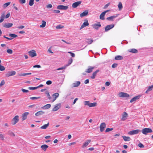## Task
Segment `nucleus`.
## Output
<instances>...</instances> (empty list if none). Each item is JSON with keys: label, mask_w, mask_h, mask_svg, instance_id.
Returning <instances> with one entry per match:
<instances>
[{"label": "nucleus", "mask_w": 153, "mask_h": 153, "mask_svg": "<svg viewBox=\"0 0 153 153\" xmlns=\"http://www.w3.org/2000/svg\"><path fill=\"white\" fill-rule=\"evenodd\" d=\"M45 94H46L47 96L48 97V99L50 100L52 98L51 97L49 93L48 92H46L45 93Z\"/></svg>", "instance_id": "44"}, {"label": "nucleus", "mask_w": 153, "mask_h": 153, "mask_svg": "<svg viewBox=\"0 0 153 153\" xmlns=\"http://www.w3.org/2000/svg\"><path fill=\"white\" fill-rule=\"evenodd\" d=\"M100 71L99 70H97L96 71H95L92 74V76H91V78L92 79H94L96 76L97 75V74L98 72Z\"/></svg>", "instance_id": "22"}, {"label": "nucleus", "mask_w": 153, "mask_h": 153, "mask_svg": "<svg viewBox=\"0 0 153 153\" xmlns=\"http://www.w3.org/2000/svg\"><path fill=\"white\" fill-rule=\"evenodd\" d=\"M28 53L29 56L31 57L35 56H36V51L34 50L29 51Z\"/></svg>", "instance_id": "6"}, {"label": "nucleus", "mask_w": 153, "mask_h": 153, "mask_svg": "<svg viewBox=\"0 0 153 153\" xmlns=\"http://www.w3.org/2000/svg\"><path fill=\"white\" fill-rule=\"evenodd\" d=\"M128 114L126 112H124L121 119V120L123 121H124L126 120V118L128 117Z\"/></svg>", "instance_id": "20"}, {"label": "nucleus", "mask_w": 153, "mask_h": 153, "mask_svg": "<svg viewBox=\"0 0 153 153\" xmlns=\"http://www.w3.org/2000/svg\"><path fill=\"white\" fill-rule=\"evenodd\" d=\"M117 16V15L111 16L109 17H107L106 18V19L108 20L112 21L114 19L116 18Z\"/></svg>", "instance_id": "25"}, {"label": "nucleus", "mask_w": 153, "mask_h": 153, "mask_svg": "<svg viewBox=\"0 0 153 153\" xmlns=\"http://www.w3.org/2000/svg\"><path fill=\"white\" fill-rule=\"evenodd\" d=\"M118 7L119 9V10H121L123 8V5L122 3L120 2L119 3V4L118 5Z\"/></svg>", "instance_id": "38"}, {"label": "nucleus", "mask_w": 153, "mask_h": 153, "mask_svg": "<svg viewBox=\"0 0 153 153\" xmlns=\"http://www.w3.org/2000/svg\"><path fill=\"white\" fill-rule=\"evenodd\" d=\"M4 17H5V13H2L1 16V19L0 20H2V21L3 22L4 19Z\"/></svg>", "instance_id": "42"}, {"label": "nucleus", "mask_w": 153, "mask_h": 153, "mask_svg": "<svg viewBox=\"0 0 153 153\" xmlns=\"http://www.w3.org/2000/svg\"><path fill=\"white\" fill-rule=\"evenodd\" d=\"M86 40V42L88 44H91L93 42V40L91 39H87Z\"/></svg>", "instance_id": "32"}, {"label": "nucleus", "mask_w": 153, "mask_h": 153, "mask_svg": "<svg viewBox=\"0 0 153 153\" xmlns=\"http://www.w3.org/2000/svg\"><path fill=\"white\" fill-rule=\"evenodd\" d=\"M19 1L21 4H24L26 2L25 0H19Z\"/></svg>", "instance_id": "55"}, {"label": "nucleus", "mask_w": 153, "mask_h": 153, "mask_svg": "<svg viewBox=\"0 0 153 153\" xmlns=\"http://www.w3.org/2000/svg\"><path fill=\"white\" fill-rule=\"evenodd\" d=\"M114 25V24H112L110 25H108L105 27V31L107 32L111 29L113 28Z\"/></svg>", "instance_id": "9"}, {"label": "nucleus", "mask_w": 153, "mask_h": 153, "mask_svg": "<svg viewBox=\"0 0 153 153\" xmlns=\"http://www.w3.org/2000/svg\"><path fill=\"white\" fill-rule=\"evenodd\" d=\"M8 36L9 37H12V38H16L18 36L17 35L13 34L10 33L8 34Z\"/></svg>", "instance_id": "36"}, {"label": "nucleus", "mask_w": 153, "mask_h": 153, "mask_svg": "<svg viewBox=\"0 0 153 153\" xmlns=\"http://www.w3.org/2000/svg\"><path fill=\"white\" fill-rule=\"evenodd\" d=\"M113 130V128H107L105 130V132H109V131H110L112 130Z\"/></svg>", "instance_id": "51"}, {"label": "nucleus", "mask_w": 153, "mask_h": 153, "mask_svg": "<svg viewBox=\"0 0 153 153\" xmlns=\"http://www.w3.org/2000/svg\"><path fill=\"white\" fill-rule=\"evenodd\" d=\"M119 97H129V95L127 93L121 92L119 94Z\"/></svg>", "instance_id": "7"}, {"label": "nucleus", "mask_w": 153, "mask_h": 153, "mask_svg": "<svg viewBox=\"0 0 153 153\" xmlns=\"http://www.w3.org/2000/svg\"><path fill=\"white\" fill-rule=\"evenodd\" d=\"M53 12L54 13H59L60 12V11L58 10H53Z\"/></svg>", "instance_id": "59"}, {"label": "nucleus", "mask_w": 153, "mask_h": 153, "mask_svg": "<svg viewBox=\"0 0 153 153\" xmlns=\"http://www.w3.org/2000/svg\"><path fill=\"white\" fill-rule=\"evenodd\" d=\"M28 114V112H25L22 115V119L23 120H25L27 119V116Z\"/></svg>", "instance_id": "24"}, {"label": "nucleus", "mask_w": 153, "mask_h": 153, "mask_svg": "<svg viewBox=\"0 0 153 153\" xmlns=\"http://www.w3.org/2000/svg\"><path fill=\"white\" fill-rule=\"evenodd\" d=\"M88 13V10H85L84 12L81 13L80 14V16L81 17H82L84 16H87Z\"/></svg>", "instance_id": "19"}, {"label": "nucleus", "mask_w": 153, "mask_h": 153, "mask_svg": "<svg viewBox=\"0 0 153 153\" xmlns=\"http://www.w3.org/2000/svg\"><path fill=\"white\" fill-rule=\"evenodd\" d=\"M105 14L103 12L101 13L100 16V19L103 20L104 19V16Z\"/></svg>", "instance_id": "31"}, {"label": "nucleus", "mask_w": 153, "mask_h": 153, "mask_svg": "<svg viewBox=\"0 0 153 153\" xmlns=\"http://www.w3.org/2000/svg\"><path fill=\"white\" fill-rule=\"evenodd\" d=\"M84 105H88L89 106L90 105V102L88 101H85L84 102Z\"/></svg>", "instance_id": "43"}, {"label": "nucleus", "mask_w": 153, "mask_h": 153, "mask_svg": "<svg viewBox=\"0 0 153 153\" xmlns=\"http://www.w3.org/2000/svg\"><path fill=\"white\" fill-rule=\"evenodd\" d=\"M25 27V26L23 25H21L18 27V28L19 29H22Z\"/></svg>", "instance_id": "64"}, {"label": "nucleus", "mask_w": 153, "mask_h": 153, "mask_svg": "<svg viewBox=\"0 0 153 153\" xmlns=\"http://www.w3.org/2000/svg\"><path fill=\"white\" fill-rule=\"evenodd\" d=\"M45 113V112L42 111H40L37 112L35 114L36 116H38L40 115H42Z\"/></svg>", "instance_id": "28"}, {"label": "nucleus", "mask_w": 153, "mask_h": 153, "mask_svg": "<svg viewBox=\"0 0 153 153\" xmlns=\"http://www.w3.org/2000/svg\"><path fill=\"white\" fill-rule=\"evenodd\" d=\"M42 24L40 25V27H45L46 25V22L44 20L42 21Z\"/></svg>", "instance_id": "37"}, {"label": "nucleus", "mask_w": 153, "mask_h": 153, "mask_svg": "<svg viewBox=\"0 0 153 153\" xmlns=\"http://www.w3.org/2000/svg\"><path fill=\"white\" fill-rule=\"evenodd\" d=\"M123 59V57L120 56H117L115 57V59L116 60H120L122 59Z\"/></svg>", "instance_id": "35"}, {"label": "nucleus", "mask_w": 153, "mask_h": 153, "mask_svg": "<svg viewBox=\"0 0 153 153\" xmlns=\"http://www.w3.org/2000/svg\"><path fill=\"white\" fill-rule=\"evenodd\" d=\"M57 8L60 10H66L68 8V6H65L63 5H59L57 6Z\"/></svg>", "instance_id": "8"}, {"label": "nucleus", "mask_w": 153, "mask_h": 153, "mask_svg": "<svg viewBox=\"0 0 153 153\" xmlns=\"http://www.w3.org/2000/svg\"><path fill=\"white\" fill-rule=\"evenodd\" d=\"M41 147L43 150L45 151L46 149L48 148V146L46 145H43L41 146Z\"/></svg>", "instance_id": "33"}, {"label": "nucleus", "mask_w": 153, "mask_h": 153, "mask_svg": "<svg viewBox=\"0 0 153 153\" xmlns=\"http://www.w3.org/2000/svg\"><path fill=\"white\" fill-rule=\"evenodd\" d=\"M142 131L143 134L146 135L148 133H152L153 131L151 128H143L142 130Z\"/></svg>", "instance_id": "1"}, {"label": "nucleus", "mask_w": 153, "mask_h": 153, "mask_svg": "<svg viewBox=\"0 0 153 153\" xmlns=\"http://www.w3.org/2000/svg\"><path fill=\"white\" fill-rule=\"evenodd\" d=\"M140 97V96L138 95L133 98L130 100V102L132 103L133 102L139 99Z\"/></svg>", "instance_id": "21"}, {"label": "nucleus", "mask_w": 153, "mask_h": 153, "mask_svg": "<svg viewBox=\"0 0 153 153\" xmlns=\"http://www.w3.org/2000/svg\"><path fill=\"white\" fill-rule=\"evenodd\" d=\"M153 88V85L151 86L148 87V89L146 90V93H147L149 91L152 90V88Z\"/></svg>", "instance_id": "34"}, {"label": "nucleus", "mask_w": 153, "mask_h": 153, "mask_svg": "<svg viewBox=\"0 0 153 153\" xmlns=\"http://www.w3.org/2000/svg\"><path fill=\"white\" fill-rule=\"evenodd\" d=\"M91 140H88L83 143L82 146L83 148H84L87 146L91 142Z\"/></svg>", "instance_id": "18"}, {"label": "nucleus", "mask_w": 153, "mask_h": 153, "mask_svg": "<svg viewBox=\"0 0 153 153\" xmlns=\"http://www.w3.org/2000/svg\"><path fill=\"white\" fill-rule=\"evenodd\" d=\"M21 90L24 93H27L29 92L28 90L23 88Z\"/></svg>", "instance_id": "53"}, {"label": "nucleus", "mask_w": 153, "mask_h": 153, "mask_svg": "<svg viewBox=\"0 0 153 153\" xmlns=\"http://www.w3.org/2000/svg\"><path fill=\"white\" fill-rule=\"evenodd\" d=\"M34 0H30L29 1V5L31 6L33 5L34 4Z\"/></svg>", "instance_id": "45"}, {"label": "nucleus", "mask_w": 153, "mask_h": 153, "mask_svg": "<svg viewBox=\"0 0 153 153\" xmlns=\"http://www.w3.org/2000/svg\"><path fill=\"white\" fill-rule=\"evenodd\" d=\"M110 85V82H106L105 83V85L106 86H108Z\"/></svg>", "instance_id": "63"}, {"label": "nucleus", "mask_w": 153, "mask_h": 153, "mask_svg": "<svg viewBox=\"0 0 153 153\" xmlns=\"http://www.w3.org/2000/svg\"><path fill=\"white\" fill-rule=\"evenodd\" d=\"M61 104L60 103L57 104L55 105L54 107L53 108L52 110L55 111H57L61 107Z\"/></svg>", "instance_id": "10"}, {"label": "nucleus", "mask_w": 153, "mask_h": 153, "mask_svg": "<svg viewBox=\"0 0 153 153\" xmlns=\"http://www.w3.org/2000/svg\"><path fill=\"white\" fill-rule=\"evenodd\" d=\"M31 74V73H23V74H19V75L20 76H25L28 75H30Z\"/></svg>", "instance_id": "39"}, {"label": "nucleus", "mask_w": 153, "mask_h": 153, "mask_svg": "<svg viewBox=\"0 0 153 153\" xmlns=\"http://www.w3.org/2000/svg\"><path fill=\"white\" fill-rule=\"evenodd\" d=\"M128 51L130 52L134 53H137L138 52L137 50L134 48L130 49L128 50Z\"/></svg>", "instance_id": "26"}, {"label": "nucleus", "mask_w": 153, "mask_h": 153, "mask_svg": "<svg viewBox=\"0 0 153 153\" xmlns=\"http://www.w3.org/2000/svg\"><path fill=\"white\" fill-rule=\"evenodd\" d=\"M141 131L139 129H136L130 131L128 133V134L132 135L138 133Z\"/></svg>", "instance_id": "5"}, {"label": "nucleus", "mask_w": 153, "mask_h": 153, "mask_svg": "<svg viewBox=\"0 0 153 153\" xmlns=\"http://www.w3.org/2000/svg\"><path fill=\"white\" fill-rule=\"evenodd\" d=\"M16 73V72L14 71H8L5 74V76L7 77H8L15 75Z\"/></svg>", "instance_id": "4"}, {"label": "nucleus", "mask_w": 153, "mask_h": 153, "mask_svg": "<svg viewBox=\"0 0 153 153\" xmlns=\"http://www.w3.org/2000/svg\"><path fill=\"white\" fill-rule=\"evenodd\" d=\"M97 103L96 102H93L92 103H90V105L89 106V107H95L97 106Z\"/></svg>", "instance_id": "40"}, {"label": "nucleus", "mask_w": 153, "mask_h": 153, "mask_svg": "<svg viewBox=\"0 0 153 153\" xmlns=\"http://www.w3.org/2000/svg\"><path fill=\"white\" fill-rule=\"evenodd\" d=\"M52 82L51 80H48L46 82V84L48 85H50L52 84Z\"/></svg>", "instance_id": "54"}, {"label": "nucleus", "mask_w": 153, "mask_h": 153, "mask_svg": "<svg viewBox=\"0 0 153 153\" xmlns=\"http://www.w3.org/2000/svg\"><path fill=\"white\" fill-rule=\"evenodd\" d=\"M13 24L12 23H5L3 25V26L6 28H9L12 26Z\"/></svg>", "instance_id": "16"}, {"label": "nucleus", "mask_w": 153, "mask_h": 153, "mask_svg": "<svg viewBox=\"0 0 153 153\" xmlns=\"http://www.w3.org/2000/svg\"><path fill=\"white\" fill-rule=\"evenodd\" d=\"M0 138L2 140H3L4 139L3 135L1 134H0Z\"/></svg>", "instance_id": "61"}, {"label": "nucleus", "mask_w": 153, "mask_h": 153, "mask_svg": "<svg viewBox=\"0 0 153 153\" xmlns=\"http://www.w3.org/2000/svg\"><path fill=\"white\" fill-rule=\"evenodd\" d=\"M7 52L9 54H12L13 53V51L11 49H8L7 51Z\"/></svg>", "instance_id": "49"}, {"label": "nucleus", "mask_w": 153, "mask_h": 153, "mask_svg": "<svg viewBox=\"0 0 153 153\" xmlns=\"http://www.w3.org/2000/svg\"><path fill=\"white\" fill-rule=\"evenodd\" d=\"M51 107L50 104H47L43 106L42 108L44 109H47L50 108Z\"/></svg>", "instance_id": "27"}, {"label": "nucleus", "mask_w": 153, "mask_h": 153, "mask_svg": "<svg viewBox=\"0 0 153 153\" xmlns=\"http://www.w3.org/2000/svg\"><path fill=\"white\" fill-rule=\"evenodd\" d=\"M49 123H48L47 124H45L41 127L40 128L42 129H45L49 126Z\"/></svg>", "instance_id": "29"}, {"label": "nucleus", "mask_w": 153, "mask_h": 153, "mask_svg": "<svg viewBox=\"0 0 153 153\" xmlns=\"http://www.w3.org/2000/svg\"><path fill=\"white\" fill-rule=\"evenodd\" d=\"M33 68H40L41 67V66L40 65H34L33 66Z\"/></svg>", "instance_id": "62"}, {"label": "nucleus", "mask_w": 153, "mask_h": 153, "mask_svg": "<svg viewBox=\"0 0 153 153\" xmlns=\"http://www.w3.org/2000/svg\"><path fill=\"white\" fill-rule=\"evenodd\" d=\"M138 146L140 147L141 148H143L144 147V145L140 143L138 144Z\"/></svg>", "instance_id": "56"}, {"label": "nucleus", "mask_w": 153, "mask_h": 153, "mask_svg": "<svg viewBox=\"0 0 153 153\" xmlns=\"http://www.w3.org/2000/svg\"><path fill=\"white\" fill-rule=\"evenodd\" d=\"M59 95V94L58 93H56L53 94L52 95L53 100H51L52 102H53L55 101L57 97H58Z\"/></svg>", "instance_id": "11"}, {"label": "nucleus", "mask_w": 153, "mask_h": 153, "mask_svg": "<svg viewBox=\"0 0 153 153\" xmlns=\"http://www.w3.org/2000/svg\"><path fill=\"white\" fill-rule=\"evenodd\" d=\"M72 62H73V60L72 59H69L68 61V65H65L64 66H63L62 67L59 68L57 69V70H63V69H65L67 66L70 65Z\"/></svg>", "instance_id": "2"}, {"label": "nucleus", "mask_w": 153, "mask_h": 153, "mask_svg": "<svg viewBox=\"0 0 153 153\" xmlns=\"http://www.w3.org/2000/svg\"><path fill=\"white\" fill-rule=\"evenodd\" d=\"M19 116L18 115L16 116L13 119L12 124L14 125L16 124L19 121Z\"/></svg>", "instance_id": "3"}, {"label": "nucleus", "mask_w": 153, "mask_h": 153, "mask_svg": "<svg viewBox=\"0 0 153 153\" xmlns=\"http://www.w3.org/2000/svg\"><path fill=\"white\" fill-rule=\"evenodd\" d=\"M38 88V87H29L28 88V89L29 90H35Z\"/></svg>", "instance_id": "48"}, {"label": "nucleus", "mask_w": 153, "mask_h": 153, "mask_svg": "<svg viewBox=\"0 0 153 153\" xmlns=\"http://www.w3.org/2000/svg\"><path fill=\"white\" fill-rule=\"evenodd\" d=\"M82 3L81 1H78L73 3L72 4V7L73 8L77 7Z\"/></svg>", "instance_id": "13"}, {"label": "nucleus", "mask_w": 153, "mask_h": 153, "mask_svg": "<svg viewBox=\"0 0 153 153\" xmlns=\"http://www.w3.org/2000/svg\"><path fill=\"white\" fill-rule=\"evenodd\" d=\"M10 4V2H9L7 3H6L4 4L3 5V7L4 8H5L7 7L8 5H9Z\"/></svg>", "instance_id": "41"}, {"label": "nucleus", "mask_w": 153, "mask_h": 153, "mask_svg": "<svg viewBox=\"0 0 153 153\" xmlns=\"http://www.w3.org/2000/svg\"><path fill=\"white\" fill-rule=\"evenodd\" d=\"M40 98V97H30V99H31V100H34L38 99H39Z\"/></svg>", "instance_id": "46"}, {"label": "nucleus", "mask_w": 153, "mask_h": 153, "mask_svg": "<svg viewBox=\"0 0 153 153\" xmlns=\"http://www.w3.org/2000/svg\"><path fill=\"white\" fill-rule=\"evenodd\" d=\"M106 124L105 123H102L100 126V131L101 132H102L104 130L105 128H106Z\"/></svg>", "instance_id": "12"}, {"label": "nucleus", "mask_w": 153, "mask_h": 153, "mask_svg": "<svg viewBox=\"0 0 153 153\" xmlns=\"http://www.w3.org/2000/svg\"><path fill=\"white\" fill-rule=\"evenodd\" d=\"M117 66V64H116V63H114V64H113L112 65V67L113 68H116Z\"/></svg>", "instance_id": "60"}, {"label": "nucleus", "mask_w": 153, "mask_h": 153, "mask_svg": "<svg viewBox=\"0 0 153 153\" xmlns=\"http://www.w3.org/2000/svg\"><path fill=\"white\" fill-rule=\"evenodd\" d=\"M94 67L93 66H89L88 68L85 71V72L88 73H90L94 69Z\"/></svg>", "instance_id": "17"}, {"label": "nucleus", "mask_w": 153, "mask_h": 153, "mask_svg": "<svg viewBox=\"0 0 153 153\" xmlns=\"http://www.w3.org/2000/svg\"><path fill=\"white\" fill-rule=\"evenodd\" d=\"M124 140L126 141H129L131 139L130 137H129L123 136Z\"/></svg>", "instance_id": "30"}, {"label": "nucleus", "mask_w": 153, "mask_h": 153, "mask_svg": "<svg viewBox=\"0 0 153 153\" xmlns=\"http://www.w3.org/2000/svg\"><path fill=\"white\" fill-rule=\"evenodd\" d=\"M5 84V82L4 80H2L0 83V87L4 85Z\"/></svg>", "instance_id": "52"}, {"label": "nucleus", "mask_w": 153, "mask_h": 153, "mask_svg": "<svg viewBox=\"0 0 153 153\" xmlns=\"http://www.w3.org/2000/svg\"><path fill=\"white\" fill-rule=\"evenodd\" d=\"M85 22H84L83 24L81 26L80 28V29H81L89 25V23L88 20L87 19H85Z\"/></svg>", "instance_id": "14"}, {"label": "nucleus", "mask_w": 153, "mask_h": 153, "mask_svg": "<svg viewBox=\"0 0 153 153\" xmlns=\"http://www.w3.org/2000/svg\"><path fill=\"white\" fill-rule=\"evenodd\" d=\"M63 27H64L63 26H62V25H59L57 26L56 27V28L57 29H60L62 28Z\"/></svg>", "instance_id": "47"}, {"label": "nucleus", "mask_w": 153, "mask_h": 153, "mask_svg": "<svg viewBox=\"0 0 153 153\" xmlns=\"http://www.w3.org/2000/svg\"><path fill=\"white\" fill-rule=\"evenodd\" d=\"M4 70L5 68L4 67L0 64V71H4Z\"/></svg>", "instance_id": "50"}, {"label": "nucleus", "mask_w": 153, "mask_h": 153, "mask_svg": "<svg viewBox=\"0 0 153 153\" xmlns=\"http://www.w3.org/2000/svg\"><path fill=\"white\" fill-rule=\"evenodd\" d=\"M47 8H51L52 7V5L51 4H49L46 6Z\"/></svg>", "instance_id": "58"}, {"label": "nucleus", "mask_w": 153, "mask_h": 153, "mask_svg": "<svg viewBox=\"0 0 153 153\" xmlns=\"http://www.w3.org/2000/svg\"><path fill=\"white\" fill-rule=\"evenodd\" d=\"M93 28L96 30H98L101 26V25L100 22H99L98 24H94L92 25Z\"/></svg>", "instance_id": "15"}, {"label": "nucleus", "mask_w": 153, "mask_h": 153, "mask_svg": "<svg viewBox=\"0 0 153 153\" xmlns=\"http://www.w3.org/2000/svg\"><path fill=\"white\" fill-rule=\"evenodd\" d=\"M80 84V82L79 81H77L76 82L73 83L72 84V87H78Z\"/></svg>", "instance_id": "23"}, {"label": "nucleus", "mask_w": 153, "mask_h": 153, "mask_svg": "<svg viewBox=\"0 0 153 153\" xmlns=\"http://www.w3.org/2000/svg\"><path fill=\"white\" fill-rule=\"evenodd\" d=\"M68 53L71 54V56L72 57H74L75 56V54L74 53H72L71 52H68Z\"/></svg>", "instance_id": "57"}]
</instances>
